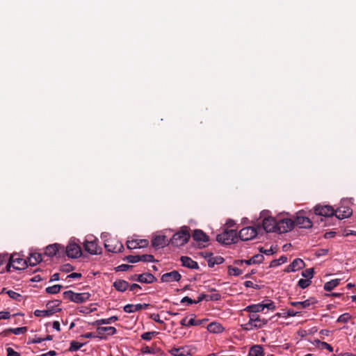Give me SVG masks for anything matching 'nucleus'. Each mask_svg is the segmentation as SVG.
Returning <instances> with one entry per match:
<instances>
[{
	"label": "nucleus",
	"mask_w": 356,
	"mask_h": 356,
	"mask_svg": "<svg viewBox=\"0 0 356 356\" xmlns=\"http://www.w3.org/2000/svg\"><path fill=\"white\" fill-rule=\"evenodd\" d=\"M234 225V222L232 220H228L222 228V232L216 236V241L222 245H234L238 243V238L241 241L244 239L241 236L242 229L240 232L239 236L237 234L236 229H229Z\"/></svg>",
	"instance_id": "f257e3e1"
},
{
	"label": "nucleus",
	"mask_w": 356,
	"mask_h": 356,
	"mask_svg": "<svg viewBox=\"0 0 356 356\" xmlns=\"http://www.w3.org/2000/svg\"><path fill=\"white\" fill-rule=\"evenodd\" d=\"M27 267L26 259L18 253H13L9 257V261L6 265V271L22 270Z\"/></svg>",
	"instance_id": "f03ea898"
},
{
	"label": "nucleus",
	"mask_w": 356,
	"mask_h": 356,
	"mask_svg": "<svg viewBox=\"0 0 356 356\" xmlns=\"http://www.w3.org/2000/svg\"><path fill=\"white\" fill-rule=\"evenodd\" d=\"M189 227L183 226L181 229L175 233L167 245H185L190 239Z\"/></svg>",
	"instance_id": "7ed1b4c3"
},
{
	"label": "nucleus",
	"mask_w": 356,
	"mask_h": 356,
	"mask_svg": "<svg viewBox=\"0 0 356 356\" xmlns=\"http://www.w3.org/2000/svg\"><path fill=\"white\" fill-rule=\"evenodd\" d=\"M63 298L75 303H83L88 300L91 296L88 292L84 293H75L73 291H66L63 293Z\"/></svg>",
	"instance_id": "20e7f679"
},
{
	"label": "nucleus",
	"mask_w": 356,
	"mask_h": 356,
	"mask_svg": "<svg viewBox=\"0 0 356 356\" xmlns=\"http://www.w3.org/2000/svg\"><path fill=\"white\" fill-rule=\"evenodd\" d=\"M268 211H263L261 215L263 216L262 227L266 232H276L277 218L266 216Z\"/></svg>",
	"instance_id": "39448f33"
},
{
	"label": "nucleus",
	"mask_w": 356,
	"mask_h": 356,
	"mask_svg": "<svg viewBox=\"0 0 356 356\" xmlns=\"http://www.w3.org/2000/svg\"><path fill=\"white\" fill-rule=\"evenodd\" d=\"M294 227V222L288 218H277L276 233L284 234L291 231Z\"/></svg>",
	"instance_id": "423d86ee"
},
{
	"label": "nucleus",
	"mask_w": 356,
	"mask_h": 356,
	"mask_svg": "<svg viewBox=\"0 0 356 356\" xmlns=\"http://www.w3.org/2000/svg\"><path fill=\"white\" fill-rule=\"evenodd\" d=\"M250 320L246 323V330L254 328H261L268 323V320L261 318L258 314H249Z\"/></svg>",
	"instance_id": "0eeeda50"
},
{
	"label": "nucleus",
	"mask_w": 356,
	"mask_h": 356,
	"mask_svg": "<svg viewBox=\"0 0 356 356\" xmlns=\"http://www.w3.org/2000/svg\"><path fill=\"white\" fill-rule=\"evenodd\" d=\"M293 220L294 222V227L296 226L298 228L308 229L312 227L313 225L312 220L305 216L303 211L298 212Z\"/></svg>",
	"instance_id": "6e6552de"
},
{
	"label": "nucleus",
	"mask_w": 356,
	"mask_h": 356,
	"mask_svg": "<svg viewBox=\"0 0 356 356\" xmlns=\"http://www.w3.org/2000/svg\"><path fill=\"white\" fill-rule=\"evenodd\" d=\"M129 280L145 284H152L157 280L156 277L150 273L134 274L130 276Z\"/></svg>",
	"instance_id": "1a4fd4ad"
},
{
	"label": "nucleus",
	"mask_w": 356,
	"mask_h": 356,
	"mask_svg": "<svg viewBox=\"0 0 356 356\" xmlns=\"http://www.w3.org/2000/svg\"><path fill=\"white\" fill-rule=\"evenodd\" d=\"M65 255L71 259H78L81 256L85 257L82 252L81 246H66V249L64 250Z\"/></svg>",
	"instance_id": "9d476101"
},
{
	"label": "nucleus",
	"mask_w": 356,
	"mask_h": 356,
	"mask_svg": "<svg viewBox=\"0 0 356 356\" xmlns=\"http://www.w3.org/2000/svg\"><path fill=\"white\" fill-rule=\"evenodd\" d=\"M316 215L324 217H332L334 214V209L330 206L316 205L314 207Z\"/></svg>",
	"instance_id": "9b49d317"
},
{
	"label": "nucleus",
	"mask_w": 356,
	"mask_h": 356,
	"mask_svg": "<svg viewBox=\"0 0 356 356\" xmlns=\"http://www.w3.org/2000/svg\"><path fill=\"white\" fill-rule=\"evenodd\" d=\"M201 254L207 259L210 268L213 267L216 264H221L225 261L223 257L220 256L213 257V254L209 252H202Z\"/></svg>",
	"instance_id": "f8f14e48"
},
{
	"label": "nucleus",
	"mask_w": 356,
	"mask_h": 356,
	"mask_svg": "<svg viewBox=\"0 0 356 356\" xmlns=\"http://www.w3.org/2000/svg\"><path fill=\"white\" fill-rule=\"evenodd\" d=\"M61 246H46L44 254L48 257L55 256L57 258L64 257V249L60 250Z\"/></svg>",
	"instance_id": "ddd939ff"
},
{
	"label": "nucleus",
	"mask_w": 356,
	"mask_h": 356,
	"mask_svg": "<svg viewBox=\"0 0 356 356\" xmlns=\"http://www.w3.org/2000/svg\"><path fill=\"white\" fill-rule=\"evenodd\" d=\"M181 278V275L177 270H172L162 275L161 280L162 282H179Z\"/></svg>",
	"instance_id": "4468645a"
},
{
	"label": "nucleus",
	"mask_w": 356,
	"mask_h": 356,
	"mask_svg": "<svg viewBox=\"0 0 356 356\" xmlns=\"http://www.w3.org/2000/svg\"><path fill=\"white\" fill-rule=\"evenodd\" d=\"M353 210L349 207H339L334 211L335 217L341 220L350 217L352 215Z\"/></svg>",
	"instance_id": "2eb2a0df"
},
{
	"label": "nucleus",
	"mask_w": 356,
	"mask_h": 356,
	"mask_svg": "<svg viewBox=\"0 0 356 356\" xmlns=\"http://www.w3.org/2000/svg\"><path fill=\"white\" fill-rule=\"evenodd\" d=\"M305 267V264L302 259L300 258L295 259L291 264H289L285 269V273L295 272L296 270L302 269Z\"/></svg>",
	"instance_id": "dca6fc26"
},
{
	"label": "nucleus",
	"mask_w": 356,
	"mask_h": 356,
	"mask_svg": "<svg viewBox=\"0 0 356 356\" xmlns=\"http://www.w3.org/2000/svg\"><path fill=\"white\" fill-rule=\"evenodd\" d=\"M149 306V304L144 303V304H127L123 307V310L126 313H133L138 312L140 309H146Z\"/></svg>",
	"instance_id": "f3484780"
},
{
	"label": "nucleus",
	"mask_w": 356,
	"mask_h": 356,
	"mask_svg": "<svg viewBox=\"0 0 356 356\" xmlns=\"http://www.w3.org/2000/svg\"><path fill=\"white\" fill-rule=\"evenodd\" d=\"M181 266L190 269H199V265L197 262L193 260L191 257L187 256H181L180 257Z\"/></svg>",
	"instance_id": "a211bd4d"
},
{
	"label": "nucleus",
	"mask_w": 356,
	"mask_h": 356,
	"mask_svg": "<svg viewBox=\"0 0 356 356\" xmlns=\"http://www.w3.org/2000/svg\"><path fill=\"white\" fill-rule=\"evenodd\" d=\"M192 237L197 242H209V236L207 235L202 229H195L192 234Z\"/></svg>",
	"instance_id": "6ab92c4d"
},
{
	"label": "nucleus",
	"mask_w": 356,
	"mask_h": 356,
	"mask_svg": "<svg viewBox=\"0 0 356 356\" xmlns=\"http://www.w3.org/2000/svg\"><path fill=\"white\" fill-rule=\"evenodd\" d=\"M172 356H187L190 355V350L188 346H181L179 348H172L169 350Z\"/></svg>",
	"instance_id": "aec40b11"
},
{
	"label": "nucleus",
	"mask_w": 356,
	"mask_h": 356,
	"mask_svg": "<svg viewBox=\"0 0 356 356\" xmlns=\"http://www.w3.org/2000/svg\"><path fill=\"white\" fill-rule=\"evenodd\" d=\"M26 261L28 266H35L42 261V254L38 252H31Z\"/></svg>",
	"instance_id": "412c9836"
},
{
	"label": "nucleus",
	"mask_w": 356,
	"mask_h": 356,
	"mask_svg": "<svg viewBox=\"0 0 356 356\" xmlns=\"http://www.w3.org/2000/svg\"><path fill=\"white\" fill-rule=\"evenodd\" d=\"M113 286L115 290L120 292H124L129 286V284L127 281L124 280H117L113 282Z\"/></svg>",
	"instance_id": "4be33fe9"
},
{
	"label": "nucleus",
	"mask_w": 356,
	"mask_h": 356,
	"mask_svg": "<svg viewBox=\"0 0 356 356\" xmlns=\"http://www.w3.org/2000/svg\"><path fill=\"white\" fill-rule=\"evenodd\" d=\"M140 351L143 354L164 355V352L161 348L156 346H145L141 348Z\"/></svg>",
	"instance_id": "5701e85b"
},
{
	"label": "nucleus",
	"mask_w": 356,
	"mask_h": 356,
	"mask_svg": "<svg viewBox=\"0 0 356 356\" xmlns=\"http://www.w3.org/2000/svg\"><path fill=\"white\" fill-rule=\"evenodd\" d=\"M167 242L168 243L169 241L166 236L160 233L153 236L151 245H167Z\"/></svg>",
	"instance_id": "b1692460"
},
{
	"label": "nucleus",
	"mask_w": 356,
	"mask_h": 356,
	"mask_svg": "<svg viewBox=\"0 0 356 356\" xmlns=\"http://www.w3.org/2000/svg\"><path fill=\"white\" fill-rule=\"evenodd\" d=\"M248 356H264L263 347L261 345L252 346L249 350Z\"/></svg>",
	"instance_id": "393cba45"
},
{
	"label": "nucleus",
	"mask_w": 356,
	"mask_h": 356,
	"mask_svg": "<svg viewBox=\"0 0 356 356\" xmlns=\"http://www.w3.org/2000/svg\"><path fill=\"white\" fill-rule=\"evenodd\" d=\"M118 320V316H113L108 318L98 319V320L95 321V322L91 323L90 324L92 325H106V324H110L111 323H113Z\"/></svg>",
	"instance_id": "a878e982"
},
{
	"label": "nucleus",
	"mask_w": 356,
	"mask_h": 356,
	"mask_svg": "<svg viewBox=\"0 0 356 356\" xmlns=\"http://www.w3.org/2000/svg\"><path fill=\"white\" fill-rule=\"evenodd\" d=\"M264 257L262 254H257L251 258L246 259V266L252 264H259L263 262Z\"/></svg>",
	"instance_id": "bb28decb"
},
{
	"label": "nucleus",
	"mask_w": 356,
	"mask_h": 356,
	"mask_svg": "<svg viewBox=\"0 0 356 356\" xmlns=\"http://www.w3.org/2000/svg\"><path fill=\"white\" fill-rule=\"evenodd\" d=\"M207 330L211 333H220L222 332L223 327L220 323L212 322L208 325Z\"/></svg>",
	"instance_id": "cd10ccee"
},
{
	"label": "nucleus",
	"mask_w": 356,
	"mask_h": 356,
	"mask_svg": "<svg viewBox=\"0 0 356 356\" xmlns=\"http://www.w3.org/2000/svg\"><path fill=\"white\" fill-rule=\"evenodd\" d=\"M105 332H108V335H114L117 332V330L115 327L109 326V327H98L97 328V332L99 335L103 334Z\"/></svg>",
	"instance_id": "c85d7f7f"
},
{
	"label": "nucleus",
	"mask_w": 356,
	"mask_h": 356,
	"mask_svg": "<svg viewBox=\"0 0 356 356\" xmlns=\"http://www.w3.org/2000/svg\"><path fill=\"white\" fill-rule=\"evenodd\" d=\"M340 282V279L332 280L331 281L327 282L324 284L323 289L326 291H331L332 289H334L335 287L339 285Z\"/></svg>",
	"instance_id": "c756f323"
},
{
	"label": "nucleus",
	"mask_w": 356,
	"mask_h": 356,
	"mask_svg": "<svg viewBox=\"0 0 356 356\" xmlns=\"http://www.w3.org/2000/svg\"><path fill=\"white\" fill-rule=\"evenodd\" d=\"M85 251L92 255L100 254L102 253V246H83Z\"/></svg>",
	"instance_id": "7c9ffc66"
},
{
	"label": "nucleus",
	"mask_w": 356,
	"mask_h": 356,
	"mask_svg": "<svg viewBox=\"0 0 356 356\" xmlns=\"http://www.w3.org/2000/svg\"><path fill=\"white\" fill-rule=\"evenodd\" d=\"M60 304H61V301L60 300H51V301H49L47 303L46 307L49 309H54V314H55V313H56L58 312H60L61 310L60 308H58V307L60 306Z\"/></svg>",
	"instance_id": "2f4dec72"
},
{
	"label": "nucleus",
	"mask_w": 356,
	"mask_h": 356,
	"mask_svg": "<svg viewBox=\"0 0 356 356\" xmlns=\"http://www.w3.org/2000/svg\"><path fill=\"white\" fill-rule=\"evenodd\" d=\"M54 314V309H46V310H39L36 309L34 311V315L37 317H45L50 316Z\"/></svg>",
	"instance_id": "473e14b6"
},
{
	"label": "nucleus",
	"mask_w": 356,
	"mask_h": 356,
	"mask_svg": "<svg viewBox=\"0 0 356 356\" xmlns=\"http://www.w3.org/2000/svg\"><path fill=\"white\" fill-rule=\"evenodd\" d=\"M246 312L250 314H257L258 312H262V306L261 303L251 305L246 307Z\"/></svg>",
	"instance_id": "72a5a7b5"
},
{
	"label": "nucleus",
	"mask_w": 356,
	"mask_h": 356,
	"mask_svg": "<svg viewBox=\"0 0 356 356\" xmlns=\"http://www.w3.org/2000/svg\"><path fill=\"white\" fill-rule=\"evenodd\" d=\"M257 234V229L251 226H246V241L254 238Z\"/></svg>",
	"instance_id": "f704fd0d"
},
{
	"label": "nucleus",
	"mask_w": 356,
	"mask_h": 356,
	"mask_svg": "<svg viewBox=\"0 0 356 356\" xmlns=\"http://www.w3.org/2000/svg\"><path fill=\"white\" fill-rule=\"evenodd\" d=\"M86 343H79L76 341H72L70 342V348H68V351L70 352H74L78 350H79L81 348H82L84 345H86Z\"/></svg>",
	"instance_id": "c9c22d12"
},
{
	"label": "nucleus",
	"mask_w": 356,
	"mask_h": 356,
	"mask_svg": "<svg viewBox=\"0 0 356 356\" xmlns=\"http://www.w3.org/2000/svg\"><path fill=\"white\" fill-rule=\"evenodd\" d=\"M287 261V257L286 256H281L278 259H273L270 263V268H274L280 266Z\"/></svg>",
	"instance_id": "e433bc0d"
},
{
	"label": "nucleus",
	"mask_w": 356,
	"mask_h": 356,
	"mask_svg": "<svg viewBox=\"0 0 356 356\" xmlns=\"http://www.w3.org/2000/svg\"><path fill=\"white\" fill-rule=\"evenodd\" d=\"M63 286L60 284H55L51 286H48L45 289V291L49 294H56L60 292Z\"/></svg>",
	"instance_id": "4c0bfd02"
},
{
	"label": "nucleus",
	"mask_w": 356,
	"mask_h": 356,
	"mask_svg": "<svg viewBox=\"0 0 356 356\" xmlns=\"http://www.w3.org/2000/svg\"><path fill=\"white\" fill-rule=\"evenodd\" d=\"M6 293L10 298H12L13 300H15L17 302H21L22 300V295L14 291L8 290L6 291Z\"/></svg>",
	"instance_id": "58836bf2"
},
{
	"label": "nucleus",
	"mask_w": 356,
	"mask_h": 356,
	"mask_svg": "<svg viewBox=\"0 0 356 356\" xmlns=\"http://www.w3.org/2000/svg\"><path fill=\"white\" fill-rule=\"evenodd\" d=\"M108 252L113 253L122 252L124 250V246H104Z\"/></svg>",
	"instance_id": "ea45409f"
},
{
	"label": "nucleus",
	"mask_w": 356,
	"mask_h": 356,
	"mask_svg": "<svg viewBox=\"0 0 356 356\" xmlns=\"http://www.w3.org/2000/svg\"><path fill=\"white\" fill-rule=\"evenodd\" d=\"M123 259L127 261L129 263L135 264L138 261H140L141 258L140 255H128L125 257Z\"/></svg>",
	"instance_id": "a19ab883"
},
{
	"label": "nucleus",
	"mask_w": 356,
	"mask_h": 356,
	"mask_svg": "<svg viewBox=\"0 0 356 356\" xmlns=\"http://www.w3.org/2000/svg\"><path fill=\"white\" fill-rule=\"evenodd\" d=\"M130 243H135L136 245H139L140 243H145V245H148V241L147 239H138L136 237H132L131 238H128L126 241L125 245H128Z\"/></svg>",
	"instance_id": "79ce46f5"
},
{
	"label": "nucleus",
	"mask_w": 356,
	"mask_h": 356,
	"mask_svg": "<svg viewBox=\"0 0 356 356\" xmlns=\"http://www.w3.org/2000/svg\"><path fill=\"white\" fill-rule=\"evenodd\" d=\"M8 331L12 332L14 334H24L27 331L26 327H16V328H9Z\"/></svg>",
	"instance_id": "37998d69"
},
{
	"label": "nucleus",
	"mask_w": 356,
	"mask_h": 356,
	"mask_svg": "<svg viewBox=\"0 0 356 356\" xmlns=\"http://www.w3.org/2000/svg\"><path fill=\"white\" fill-rule=\"evenodd\" d=\"M314 270L313 268H307L302 272V276L309 280L314 277Z\"/></svg>",
	"instance_id": "c03bdc74"
},
{
	"label": "nucleus",
	"mask_w": 356,
	"mask_h": 356,
	"mask_svg": "<svg viewBox=\"0 0 356 356\" xmlns=\"http://www.w3.org/2000/svg\"><path fill=\"white\" fill-rule=\"evenodd\" d=\"M312 283V281L309 279H300L298 282V286L302 289H305L308 287Z\"/></svg>",
	"instance_id": "a18cd8bd"
},
{
	"label": "nucleus",
	"mask_w": 356,
	"mask_h": 356,
	"mask_svg": "<svg viewBox=\"0 0 356 356\" xmlns=\"http://www.w3.org/2000/svg\"><path fill=\"white\" fill-rule=\"evenodd\" d=\"M242 273H243L242 270H241L236 267H232V266H229L228 267V273L230 275L238 276V275L242 274Z\"/></svg>",
	"instance_id": "49530a36"
},
{
	"label": "nucleus",
	"mask_w": 356,
	"mask_h": 356,
	"mask_svg": "<svg viewBox=\"0 0 356 356\" xmlns=\"http://www.w3.org/2000/svg\"><path fill=\"white\" fill-rule=\"evenodd\" d=\"M289 304L298 308H307L309 307V303L306 300L302 302H289Z\"/></svg>",
	"instance_id": "de8ad7c7"
},
{
	"label": "nucleus",
	"mask_w": 356,
	"mask_h": 356,
	"mask_svg": "<svg viewBox=\"0 0 356 356\" xmlns=\"http://www.w3.org/2000/svg\"><path fill=\"white\" fill-rule=\"evenodd\" d=\"M352 318L351 315L348 313H344L339 316L337 320L338 323H347Z\"/></svg>",
	"instance_id": "09e8293b"
},
{
	"label": "nucleus",
	"mask_w": 356,
	"mask_h": 356,
	"mask_svg": "<svg viewBox=\"0 0 356 356\" xmlns=\"http://www.w3.org/2000/svg\"><path fill=\"white\" fill-rule=\"evenodd\" d=\"M97 240V239L95 236L92 235H88L86 237L84 241L81 243V245H94Z\"/></svg>",
	"instance_id": "8fccbe9b"
},
{
	"label": "nucleus",
	"mask_w": 356,
	"mask_h": 356,
	"mask_svg": "<svg viewBox=\"0 0 356 356\" xmlns=\"http://www.w3.org/2000/svg\"><path fill=\"white\" fill-rule=\"evenodd\" d=\"M206 321L205 319L202 320H195L194 318H191L187 323V327L194 326V325H200L203 323V322Z\"/></svg>",
	"instance_id": "3c124183"
},
{
	"label": "nucleus",
	"mask_w": 356,
	"mask_h": 356,
	"mask_svg": "<svg viewBox=\"0 0 356 356\" xmlns=\"http://www.w3.org/2000/svg\"><path fill=\"white\" fill-rule=\"evenodd\" d=\"M133 268V266H131V265H128V264H121L117 267L115 268V270L116 272H118V271H127L131 268Z\"/></svg>",
	"instance_id": "603ef678"
},
{
	"label": "nucleus",
	"mask_w": 356,
	"mask_h": 356,
	"mask_svg": "<svg viewBox=\"0 0 356 356\" xmlns=\"http://www.w3.org/2000/svg\"><path fill=\"white\" fill-rule=\"evenodd\" d=\"M140 258L142 261L144 262H154V257L152 254H143L140 255Z\"/></svg>",
	"instance_id": "864d4df0"
},
{
	"label": "nucleus",
	"mask_w": 356,
	"mask_h": 356,
	"mask_svg": "<svg viewBox=\"0 0 356 356\" xmlns=\"http://www.w3.org/2000/svg\"><path fill=\"white\" fill-rule=\"evenodd\" d=\"M74 268L73 266H72L70 264H67L63 265L60 267V270L63 272H65V273H70V272L74 270Z\"/></svg>",
	"instance_id": "5fc2aeb1"
},
{
	"label": "nucleus",
	"mask_w": 356,
	"mask_h": 356,
	"mask_svg": "<svg viewBox=\"0 0 356 356\" xmlns=\"http://www.w3.org/2000/svg\"><path fill=\"white\" fill-rule=\"evenodd\" d=\"M221 296L219 293H213L211 295H208V301L212 300V301H218L220 300Z\"/></svg>",
	"instance_id": "6e6d98bb"
},
{
	"label": "nucleus",
	"mask_w": 356,
	"mask_h": 356,
	"mask_svg": "<svg viewBox=\"0 0 356 356\" xmlns=\"http://www.w3.org/2000/svg\"><path fill=\"white\" fill-rule=\"evenodd\" d=\"M7 356H21L20 353L15 351L12 348H6Z\"/></svg>",
	"instance_id": "4d7b16f0"
},
{
	"label": "nucleus",
	"mask_w": 356,
	"mask_h": 356,
	"mask_svg": "<svg viewBox=\"0 0 356 356\" xmlns=\"http://www.w3.org/2000/svg\"><path fill=\"white\" fill-rule=\"evenodd\" d=\"M328 252H329V249H327V248H322V249L318 250L316 252L315 254H316V257H318L324 256V255L327 254Z\"/></svg>",
	"instance_id": "13d9d810"
},
{
	"label": "nucleus",
	"mask_w": 356,
	"mask_h": 356,
	"mask_svg": "<svg viewBox=\"0 0 356 356\" xmlns=\"http://www.w3.org/2000/svg\"><path fill=\"white\" fill-rule=\"evenodd\" d=\"M277 247L278 246H270V249L265 250L264 254L266 255H270L275 253L278 250Z\"/></svg>",
	"instance_id": "bf43d9fd"
},
{
	"label": "nucleus",
	"mask_w": 356,
	"mask_h": 356,
	"mask_svg": "<svg viewBox=\"0 0 356 356\" xmlns=\"http://www.w3.org/2000/svg\"><path fill=\"white\" fill-rule=\"evenodd\" d=\"M150 318H152L153 321L160 323V324H163L164 323L163 321H162L161 318H160V316L159 314H151L150 316Z\"/></svg>",
	"instance_id": "052dcab7"
},
{
	"label": "nucleus",
	"mask_w": 356,
	"mask_h": 356,
	"mask_svg": "<svg viewBox=\"0 0 356 356\" xmlns=\"http://www.w3.org/2000/svg\"><path fill=\"white\" fill-rule=\"evenodd\" d=\"M318 348H321V349L325 348L329 352H332L333 351V348L332 347V346L330 344L327 343V342H324V341L323 343H321V346H318Z\"/></svg>",
	"instance_id": "680f3d73"
},
{
	"label": "nucleus",
	"mask_w": 356,
	"mask_h": 356,
	"mask_svg": "<svg viewBox=\"0 0 356 356\" xmlns=\"http://www.w3.org/2000/svg\"><path fill=\"white\" fill-rule=\"evenodd\" d=\"M246 288H252V289H261V286H259L258 284H254L251 281H246Z\"/></svg>",
	"instance_id": "e2e57ef3"
},
{
	"label": "nucleus",
	"mask_w": 356,
	"mask_h": 356,
	"mask_svg": "<svg viewBox=\"0 0 356 356\" xmlns=\"http://www.w3.org/2000/svg\"><path fill=\"white\" fill-rule=\"evenodd\" d=\"M181 303L187 302L188 305L195 304V300H193V299H191V298H189L188 296L184 297L181 300Z\"/></svg>",
	"instance_id": "0e129e2a"
},
{
	"label": "nucleus",
	"mask_w": 356,
	"mask_h": 356,
	"mask_svg": "<svg viewBox=\"0 0 356 356\" xmlns=\"http://www.w3.org/2000/svg\"><path fill=\"white\" fill-rule=\"evenodd\" d=\"M204 300H205L206 301H208V295H206L204 293H201L197 297V300H195V304L199 303V302H202Z\"/></svg>",
	"instance_id": "69168bd1"
},
{
	"label": "nucleus",
	"mask_w": 356,
	"mask_h": 356,
	"mask_svg": "<svg viewBox=\"0 0 356 356\" xmlns=\"http://www.w3.org/2000/svg\"><path fill=\"white\" fill-rule=\"evenodd\" d=\"M299 312H295L293 309H289L286 313L284 312L283 314H284V316H296Z\"/></svg>",
	"instance_id": "338daca9"
},
{
	"label": "nucleus",
	"mask_w": 356,
	"mask_h": 356,
	"mask_svg": "<svg viewBox=\"0 0 356 356\" xmlns=\"http://www.w3.org/2000/svg\"><path fill=\"white\" fill-rule=\"evenodd\" d=\"M10 318L9 312H0V321L2 319H8Z\"/></svg>",
	"instance_id": "774afa93"
}]
</instances>
